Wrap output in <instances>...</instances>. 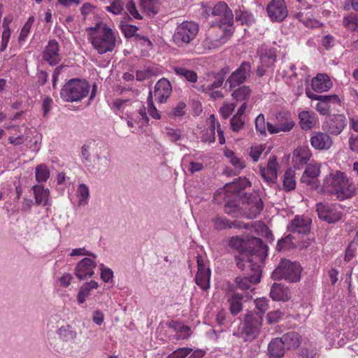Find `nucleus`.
<instances>
[{"mask_svg":"<svg viewBox=\"0 0 358 358\" xmlns=\"http://www.w3.org/2000/svg\"><path fill=\"white\" fill-rule=\"evenodd\" d=\"M248 255L243 253L240 257L236 258V265L242 271L247 268H250L252 274L244 277H237L235 282L237 287L243 291L250 289L252 285L257 284L261 280V264L264 262L266 257V250L260 248L259 253L252 258H249Z\"/></svg>","mask_w":358,"mask_h":358,"instance_id":"nucleus-1","label":"nucleus"},{"mask_svg":"<svg viewBox=\"0 0 358 358\" xmlns=\"http://www.w3.org/2000/svg\"><path fill=\"white\" fill-rule=\"evenodd\" d=\"M322 188L339 201L352 198L356 194V188L347 175L342 171H335L329 173L323 180Z\"/></svg>","mask_w":358,"mask_h":358,"instance_id":"nucleus-2","label":"nucleus"},{"mask_svg":"<svg viewBox=\"0 0 358 358\" xmlns=\"http://www.w3.org/2000/svg\"><path fill=\"white\" fill-rule=\"evenodd\" d=\"M89 39L94 48L100 55L112 52L116 44L114 31L106 24L94 28V31L90 35Z\"/></svg>","mask_w":358,"mask_h":358,"instance_id":"nucleus-3","label":"nucleus"},{"mask_svg":"<svg viewBox=\"0 0 358 358\" xmlns=\"http://www.w3.org/2000/svg\"><path fill=\"white\" fill-rule=\"evenodd\" d=\"M90 86L85 80L71 79L62 88L61 97L68 102L78 101L85 97L90 92Z\"/></svg>","mask_w":358,"mask_h":358,"instance_id":"nucleus-4","label":"nucleus"},{"mask_svg":"<svg viewBox=\"0 0 358 358\" xmlns=\"http://www.w3.org/2000/svg\"><path fill=\"white\" fill-rule=\"evenodd\" d=\"M229 245L239 252L238 255L235 256L236 260V258L240 257L243 253L247 254L249 258H252L253 255L255 256L256 254L259 253L260 248H265L266 253L268 252V246L259 238H252L249 242H246L238 236L232 237L229 241Z\"/></svg>","mask_w":358,"mask_h":358,"instance_id":"nucleus-5","label":"nucleus"},{"mask_svg":"<svg viewBox=\"0 0 358 358\" xmlns=\"http://www.w3.org/2000/svg\"><path fill=\"white\" fill-rule=\"evenodd\" d=\"M301 266L296 262L288 259H282L278 267L273 271L272 277L274 280H282L291 282L299 281L301 278Z\"/></svg>","mask_w":358,"mask_h":358,"instance_id":"nucleus-6","label":"nucleus"},{"mask_svg":"<svg viewBox=\"0 0 358 358\" xmlns=\"http://www.w3.org/2000/svg\"><path fill=\"white\" fill-rule=\"evenodd\" d=\"M263 317L258 313H250L245 315L241 329V337L245 341H252L261 332Z\"/></svg>","mask_w":358,"mask_h":358,"instance_id":"nucleus-7","label":"nucleus"},{"mask_svg":"<svg viewBox=\"0 0 358 358\" xmlns=\"http://www.w3.org/2000/svg\"><path fill=\"white\" fill-rule=\"evenodd\" d=\"M199 31V25L194 22H183L176 29L173 41L179 46L190 43Z\"/></svg>","mask_w":358,"mask_h":358,"instance_id":"nucleus-8","label":"nucleus"},{"mask_svg":"<svg viewBox=\"0 0 358 358\" xmlns=\"http://www.w3.org/2000/svg\"><path fill=\"white\" fill-rule=\"evenodd\" d=\"M252 75V66L250 62H243L241 65L234 71L226 80L225 86L229 85V90L243 85Z\"/></svg>","mask_w":358,"mask_h":358,"instance_id":"nucleus-9","label":"nucleus"},{"mask_svg":"<svg viewBox=\"0 0 358 358\" xmlns=\"http://www.w3.org/2000/svg\"><path fill=\"white\" fill-rule=\"evenodd\" d=\"M50 320L55 322L59 326L56 330V334L59 339L66 343H73L78 337V333L72 325L69 324H62V317L59 314L51 315Z\"/></svg>","mask_w":358,"mask_h":358,"instance_id":"nucleus-10","label":"nucleus"},{"mask_svg":"<svg viewBox=\"0 0 358 358\" xmlns=\"http://www.w3.org/2000/svg\"><path fill=\"white\" fill-rule=\"evenodd\" d=\"M316 210L319 218L328 223H335L339 221L343 215L340 207L334 203H317Z\"/></svg>","mask_w":358,"mask_h":358,"instance_id":"nucleus-11","label":"nucleus"},{"mask_svg":"<svg viewBox=\"0 0 358 358\" xmlns=\"http://www.w3.org/2000/svg\"><path fill=\"white\" fill-rule=\"evenodd\" d=\"M212 15L217 17L219 22H216L218 29H228L233 24L234 15L225 2L217 3L213 8Z\"/></svg>","mask_w":358,"mask_h":358,"instance_id":"nucleus-12","label":"nucleus"},{"mask_svg":"<svg viewBox=\"0 0 358 358\" xmlns=\"http://www.w3.org/2000/svg\"><path fill=\"white\" fill-rule=\"evenodd\" d=\"M81 152L85 161L91 162L92 156L97 154H108V148L103 141L91 139L83 145Z\"/></svg>","mask_w":358,"mask_h":358,"instance_id":"nucleus-13","label":"nucleus"},{"mask_svg":"<svg viewBox=\"0 0 358 358\" xmlns=\"http://www.w3.org/2000/svg\"><path fill=\"white\" fill-rule=\"evenodd\" d=\"M270 19L273 22H282L288 14V10L284 0H271L266 6Z\"/></svg>","mask_w":358,"mask_h":358,"instance_id":"nucleus-14","label":"nucleus"},{"mask_svg":"<svg viewBox=\"0 0 358 358\" xmlns=\"http://www.w3.org/2000/svg\"><path fill=\"white\" fill-rule=\"evenodd\" d=\"M312 220L303 215H296L287 225V231L292 234L306 235L310 231Z\"/></svg>","mask_w":358,"mask_h":358,"instance_id":"nucleus-15","label":"nucleus"},{"mask_svg":"<svg viewBox=\"0 0 358 358\" xmlns=\"http://www.w3.org/2000/svg\"><path fill=\"white\" fill-rule=\"evenodd\" d=\"M278 167L279 164L275 156H272L268 159L266 167H260V175L268 185H271L275 183L278 178Z\"/></svg>","mask_w":358,"mask_h":358,"instance_id":"nucleus-16","label":"nucleus"},{"mask_svg":"<svg viewBox=\"0 0 358 358\" xmlns=\"http://www.w3.org/2000/svg\"><path fill=\"white\" fill-rule=\"evenodd\" d=\"M96 263L90 258L85 257L75 267V275L80 280L91 277L94 274Z\"/></svg>","mask_w":358,"mask_h":358,"instance_id":"nucleus-17","label":"nucleus"},{"mask_svg":"<svg viewBox=\"0 0 358 358\" xmlns=\"http://www.w3.org/2000/svg\"><path fill=\"white\" fill-rule=\"evenodd\" d=\"M59 43L55 40H50L43 52V59L51 66H55L61 61Z\"/></svg>","mask_w":358,"mask_h":358,"instance_id":"nucleus-18","label":"nucleus"},{"mask_svg":"<svg viewBox=\"0 0 358 358\" xmlns=\"http://www.w3.org/2000/svg\"><path fill=\"white\" fill-rule=\"evenodd\" d=\"M217 31L220 33V36H215L210 34L203 41L202 45L205 49L210 50L220 47L227 42L229 36L231 34V31L226 28L217 29Z\"/></svg>","mask_w":358,"mask_h":358,"instance_id":"nucleus-19","label":"nucleus"},{"mask_svg":"<svg viewBox=\"0 0 358 358\" xmlns=\"http://www.w3.org/2000/svg\"><path fill=\"white\" fill-rule=\"evenodd\" d=\"M198 271L195 281L202 289L207 290L210 287V270L205 266L204 262L199 256L196 257Z\"/></svg>","mask_w":358,"mask_h":358,"instance_id":"nucleus-20","label":"nucleus"},{"mask_svg":"<svg viewBox=\"0 0 358 358\" xmlns=\"http://www.w3.org/2000/svg\"><path fill=\"white\" fill-rule=\"evenodd\" d=\"M346 119L343 115H334L323 125L324 130L333 135L340 134L346 125Z\"/></svg>","mask_w":358,"mask_h":358,"instance_id":"nucleus-21","label":"nucleus"},{"mask_svg":"<svg viewBox=\"0 0 358 358\" xmlns=\"http://www.w3.org/2000/svg\"><path fill=\"white\" fill-rule=\"evenodd\" d=\"M311 145L318 150H327L332 145L333 141L327 133L314 131L310 139Z\"/></svg>","mask_w":358,"mask_h":358,"instance_id":"nucleus-22","label":"nucleus"},{"mask_svg":"<svg viewBox=\"0 0 358 358\" xmlns=\"http://www.w3.org/2000/svg\"><path fill=\"white\" fill-rule=\"evenodd\" d=\"M172 87L166 78H162L157 81L155 86L154 96L159 103H164L171 95Z\"/></svg>","mask_w":358,"mask_h":358,"instance_id":"nucleus-23","label":"nucleus"},{"mask_svg":"<svg viewBox=\"0 0 358 358\" xmlns=\"http://www.w3.org/2000/svg\"><path fill=\"white\" fill-rule=\"evenodd\" d=\"M229 72V68L228 66L221 69L218 72L213 74V81L210 84L201 85L200 90L202 92H210L212 90L220 87Z\"/></svg>","mask_w":358,"mask_h":358,"instance_id":"nucleus-24","label":"nucleus"},{"mask_svg":"<svg viewBox=\"0 0 358 358\" xmlns=\"http://www.w3.org/2000/svg\"><path fill=\"white\" fill-rule=\"evenodd\" d=\"M13 132L8 136V141L10 144L18 146L23 144L29 138L28 128L27 127H13Z\"/></svg>","mask_w":358,"mask_h":358,"instance_id":"nucleus-25","label":"nucleus"},{"mask_svg":"<svg viewBox=\"0 0 358 358\" xmlns=\"http://www.w3.org/2000/svg\"><path fill=\"white\" fill-rule=\"evenodd\" d=\"M312 156L311 152L307 147H300L293 152L292 162L295 168L300 169L307 164Z\"/></svg>","mask_w":358,"mask_h":358,"instance_id":"nucleus-26","label":"nucleus"},{"mask_svg":"<svg viewBox=\"0 0 358 358\" xmlns=\"http://www.w3.org/2000/svg\"><path fill=\"white\" fill-rule=\"evenodd\" d=\"M311 85L315 92H323L332 87V83L327 74L319 73L312 79Z\"/></svg>","mask_w":358,"mask_h":358,"instance_id":"nucleus-27","label":"nucleus"},{"mask_svg":"<svg viewBox=\"0 0 358 358\" xmlns=\"http://www.w3.org/2000/svg\"><path fill=\"white\" fill-rule=\"evenodd\" d=\"M270 296L273 301H287L290 297L289 289L280 283H274L270 291Z\"/></svg>","mask_w":358,"mask_h":358,"instance_id":"nucleus-28","label":"nucleus"},{"mask_svg":"<svg viewBox=\"0 0 358 358\" xmlns=\"http://www.w3.org/2000/svg\"><path fill=\"white\" fill-rule=\"evenodd\" d=\"M263 209V202L261 199L255 197L251 199L244 208V213L248 219H254L260 214Z\"/></svg>","mask_w":358,"mask_h":358,"instance_id":"nucleus-29","label":"nucleus"},{"mask_svg":"<svg viewBox=\"0 0 358 358\" xmlns=\"http://www.w3.org/2000/svg\"><path fill=\"white\" fill-rule=\"evenodd\" d=\"M285 352V348L280 338L272 339L268 345V358H282Z\"/></svg>","mask_w":358,"mask_h":358,"instance_id":"nucleus-30","label":"nucleus"},{"mask_svg":"<svg viewBox=\"0 0 358 358\" xmlns=\"http://www.w3.org/2000/svg\"><path fill=\"white\" fill-rule=\"evenodd\" d=\"M277 125L281 131L287 132L292 129L294 122L288 112L280 111L276 115Z\"/></svg>","mask_w":358,"mask_h":358,"instance_id":"nucleus-31","label":"nucleus"},{"mask_svg":"<svg viewBox=\"0 0 358 358\" xmlns=\"http://www.w3.org/2000/svg\"><path fill=\"white\" fill-rule=\"evenodd\" d=\"M320 173V166L318 164H310L306 167L301 178V182L307 185L314 182V180L319 176Z\"/></svg>","mask_w":358,"mask_h":358,"instance_id":"nucleus-32","label":"nucleus"},{"mask_svg":"<svg viewBox=\"0 0 358 358\" xmlns=\"http://www.w3.org/2000/svg\"><path fill=\"white\" fill-rule=\"evenodd\" d=\"M300 126L303 130H309L316 124L315 113L311 111L304 110L299 114Z\"/></svg>","mask_w":358,"mask_h":358,"instance_id":"nucleus-33","label":"nucleus"},{"mask_svg":"<svg viewBox=\"0 0 358 358\" xmlns=\"http://www.w3.org/2000/svg\"><path fill=\"white\" fill-rule=\"evenodd\" d=\"M99 284L95 280H90V282H87L84 283L79 289L78 295H77V301L79 305L83 304L85 301L88 296L90 294V292L92 289H95L98 288Z\"/></svg>","mask_w":358,"mask_h":358,"instance_id":"nucleus-34","label":"nucleus"},{"mask_svg":"<svg viewBox=\"0 0 358 358\" xmlns=\"http://www.w3.org/2000/svg\"><path fill=\"white\" fill-rule=\"evenodd\" d=\"M233 90L231 96L236 102L248 101L252 95V89L248 85H240Z\"/></svg>","mask_w":358,"mask_h":358,"instance_id":"nucleus-35","label":"nucleus"},{"mask_svg":"<svg viewBox=\"0 0 358 358\" xmlns=\"http://www.w3.org/2000/svg\"><path fill=\"white\" fill-rule=\"evenodd\" d=\"M36 203L37 205H50V191L45 189L43 185H35L33 187Z\"/></svg>","mask_w":358,"mask_h":358,"instance_id":"nucleus-36","label":"nucleus"},{"mask_svg":"<svg viewBox=\"0 0 358 358\" xmlns=\"http://www.w3.org/2000/svg\"><path fill=\"white\" fill-rule=\"evenodd\" d=\"M243 295L239 293H233L227 299L229 308L233 315H238L243 309L242 301Z\"/></svg>","mask_w":358,"mask_h":358,"instance_id":"nucleus-37","label":"nucleus"},{"mask_svg":"<svg viewBox=\"0 0 358 358\" xmlns=\"http://www.w3.org/2000/svg\"><path fill=\"white\" fill-rule=\"evenodd\" d=\"M285 349H295L300 345V336L294 331L288 332L280 338Z\"/></svg>","mask_w":358,"mask_h":358,"instance_id":"nucleus-38","label":"nucleus"},{"mask_svg":"<svg viewBox=\"0 0 358 358\" xmlns=\"http://www.w3.org/2000/svg\"><path fill=\"white\" fill-rule=\"evenodd\" d=\"M325 99H320L317 103L315 108L321 115H327L329 110V103H339L340 99L336 94L324 95Z\"/></svg>","mask_w":358,"mask_h":358,"instance_id":"nucleus-39","label":"nucleus"},{"mask_svg":"<svg viewBox=\"0 0 358 358\" xmlns=\"http://www.w3.org/2000/svg\"><path fill=\"white\" fill-rule=\"evenodd\" d=\"M209 127L203 131L201 136V141L204 143H213L215 140V129H217V122L214 115L210 116Z\"/></svg>","mask_w":358,"mask_h":358,"instance_id":"nucleus-40","label":"nucleus"},{"mask_svg":"<svg viewBox=\"0 0 358 358\" xmlns=\"http://www.w3.org/2000/svg\"><path fill=\"white\" fill-rule=\"evenodd\" d=\"M258 55L262 66L268 67L272 65L276 58L275 53L271 49L264 48L263 46L258 50Z\"/></svg>","mask_w":358,"mask_h":358,"instance_id":"nucleus-41","label":"nucleus"},{"mask_svg":"<svg viewBox=\"0 0 358 358\" xmlns=\"http://www.w3.org/2000/svg\"><path fill=\"white\" fill-rule=\"evenodd\" d=\"M168 326L175 331L178 334L176 336L177 339H185L190 335V329L188 326L184 325L176 321H171Z\"/></svg>","mask_w":358,"mask_h":358,"instance_id":"nucleus-42","label":"nucleus"},{"mask_svg":"<svg viewBox=\"0 0 358 358\" xmlns=\"http://www.w3.org/2000/svg\"><path fill=\"white\" fill-rule=\"evenodd\" d=\"M343 25L350 31H358V13H350L344 16Z\"/></svg>","mask_w":358,"mask_h":358,"instance_id":"nucleus-43","label":"nucleus"},{"mask_svg":"<svg viewBox=\"0 0 358 358\" xmlns=\"http://www.w3.org/2000/svg\"><path fill=\"white\" fill-rule=\"evenodd\" d=\"M160 0H140V5L149 15H155L159 10Z\"/></svg>","mask_w":358,"mask_h":358,"instance_id":"nucleus-44","label":"nucleus"},{"mask_svg":"<svg viewBox=\"0 0 358 358\" xmlns=\"http://www.w3.org/2000/svg\"><path fill=\"white\" fill-rule=\"evenodd\" d=\"M174 73L180 78H185L186 80L195 83L198 79L197 74L192 70L187 69L184 67L176 66L173 68Z\"/></svg>","mask_w":358,"mask_h":358,"instance_id":"nucleus-45","label":"nucleus"},{"mask_svg":"<svg viewBox=\"0 0 358 358\" xmlns=\"http://www.w3.org/2000/svg\"><path fill=\"white\" fill-rule=\"evenodd\" d=\"M294 176V171H293L292 169H288L285 171L283 178V189L285 191L288 192L295 189L296 182Z\"/></svg>","mask_w":358,"mask_h":358,"instance_id":"nucleus-46","label":"nucleus"},{"mask_svg":"<svg viewBox=\"0 0 358 358\" xmlns=\"http://www.w3.org/2000/svg\"><path fill=\"white\" fill-rule=\"evenodd\" d=\"M77 196L79 198L78 200V206H86L88 203V199L90 197V190L88 187L82 183L80 184L77 189Z\"/></svg>","mask_w":358,"mask_h":358,"instance_id":"nucleus-47","label":"nucleus"},{"mask_svg":"<svg viewBox=\"0 0 358 358\" xmlns=\"http://www.w3.org/2000/svg\"><path fill=\"white\" fill-rule=\"evenodd\" d=\"M36 179L38 182H45L50 178V170L48 166L43 164L38 165L35 169Z\"/></svg>","mask_w":358,"mask_h":358,"instance_id":"nucleus-48","label":"nucleus"},{"mask_svg":"<svg viewBox=\"0 0 358 358\" xmlns=\"http://www.w3.org/2000/svg\"><path fill=\"white\" fill-rule=\"evenodd\" d=\"M224 212L234 217H238L243 215L238 204L236 201H228L224 205Z\"/></svg>","mask_w":358,"mask_h":358,"instance_id":"nucleus-49","label":"nucleus"},{"mask_svg":"<svg viewBox=\"0 0 358 358\" xmlns=\"http://www.w3.org/2000/svg\"><path fill=\"white\" fill-rule=\"evenodd\" d=\"M250 185V182L245 179L241 180L240 182H234L231 184H227L225 187L227 189V191H231L235 194L239 195L241 190L245 188L247 185Z\"/></svg>","mask_w":358,"mask_h":358,"instance_id":"nucleus-50","label":"nucleus"},{"mask_svg":"<svg viewBox=\"0 0 358 358\" xmlns=\"http://www.w3.org/2000/svg\"><path fill=\"white\" fill-rule=\"evenodd\" d=\"M235 17L237 21H240L242 24H250L253 22L254 18L252 13L245 10H236Z\"/></svg>","mask_w":358,"mask_h":358,"instance_id":"nucleus-51","label":"nucleus"},{"mask_svg":"<svg viewBox=\"0 0 358 358\" xmlns=\"http://www.w3.org/2000/svg\"><path fill=\"white\" fill-rule=\"evenodd\" d=\"M212 222L214 228L217 230L230 229V221L224 217L216 215L213 218Z\"/></svg>","mask_w":358,"mask_h":358,"instance_id":"nucleus-52","label":"nucleus"},{"mask_svg":"<svg viewBox=\"0 0 358 358\" xmlns=\"http://www.w3.org/2000/svg\"><path fill=\"white\" fill-rule=\"evenodd\" d=\"M231 129L235 131L238 132L242 129L245 124V120L243 116L235 114L230 120Z\"/></svg>","mask_w":358,"mask_h":358,"instance_id":"nucleus-53","label":"nucleus"},{"mask_svg":"<svg viewBox=\"0 0 358 358\" xmlns=\"http://www.w3.org/2000/svg\"><path fill=\"white\" fill-rule=\"evenodd\" d=\"M106 10L114 15H120L124 10V3L122 0H113L109 6H106Z\"/></svg>","mask_w":358,"mask_h":358,"instance_id":"nucleus-54","label":"nucleus"},{"mask_svg":"<svg viewBox=\"0 0 358 358\" xmlns=\"http://www.w3.org/2000/svg\"><path fill=\"white\" fill-rule=\"evenodd\" d=\"M268 300L266 298H258L255 301V307L257 311L254 313H258L259 315L263 317L264 313L268 308Z\"/></svg>","mask_w":358,"mask_h":358,"instance_id":"nucleus-55","label":"nucleus"},{"mask_svg":"<svg viewBox=\"0 0 358 358\" xmlns=\"http://www.w3.org/2000/svg\"><path fill=\"white\" fill-rule=\"evenodd\" d=\"M292 239L293 237L291 234L280 239L278 241L276 249L278 251L289 250L293 246Z\"/></svg>","mask_w":358,"mask_h":358,"instance_id":"nucleus-56","label":"nucleus"},{"mask_svg":"<svg viewBox=\"0 0 358 358\" xmlns=\"http://www.w3.org/2000/svg\"><path fill=\"white\" fill-rule=\"evenodd\" d=\"M34 21V17L33 16H31L29 17L27 21L25 22V24H24L23 27L22 28V29L20 31V35L18 37V40L20 42L24 41L25 38H27L28 34L30 31V29H31V27L32 26Z\"/></svg>","mask_w":358,"mask_h":358,"instance_id":"nucleus-57","label":"nucleus"},{"mask_svg":"<svg viewBox=\"0 0 358 358\" xmlns=\"http://www.w3.org/2000/svg\"><path fill=\"white\" fill-rule=\"evenodd\" d=\"M93 162L94 169L98 171L104 173L108 171L110 166V158H103L101 160H93Z\"/></svg>","mask_w":358,"mask_h":358,"instance_id":"nucleus-58","label":"nucleus"},{"mask_svg":"<svg viewBox=\"0 0 358 358\" xmlns=\"http://www.w3.org/2000/svg\"><path fill=\"white\" fill-rule=\"evenodd\" d=\"M192 352V348H180L174 350L171 354L168 355L166 358H185Z\"/></svg>","mask_w":358,"mask_h":358,"instance_id":"nucleus-59","label":"nucleus"},{"mask_svg":"<svg viewBox=\"0 0 358 358\" xmlns=\"http://www.w3.org/2000/svg\"><path fill=\"white\" fill-rule=\"evenodd\" d=\"M148 113L154 119L159 120L161 117L159 112L157 110L152 100V92H150L148 98Z\"/></svg>","mask_w":358,"mask_h":358,"instance_id":"nucleus-60","label":"nucleus"},{"mask_svg":"<svg viewBox=\"0 0 358 358\" xmlns=\"http://www.w3.org/2000/svg\"><path fill=\"white\" fill-rule=\"evenodd\" d=\"M100 271H101V278L105 282H113V271L104 266V264H101L100 265Z\"/></svg>","mask_w":358,"mask_h":358,"instance_id":"nucleus-61","label":"nucleus"},{"mask_svg":"<svg viewBox=\"0 0 358 358\" xmlns=\"http://www.w3.org/2000/svg\"><path fill=\"white\" fill-rule=\"evenodd\" d=\"M283 313L280 310H273L269 312L267 314L266 319L269 324H273L278 322L283 316Z\"/></svg>","mask_w":358,"mask_h":358,"instance_id":"nucleus-62","label":"nucleus"},{"mask_svg":"<svg viewBox=\"0 0 358 358\" xmlns=\"http://www.w3.org/2000/svg\"><path fill=\"white\" fill-rule=\"evenodd\" d=\"M236 104L235 103L224 104L220 109V113L224 119H227L234 112Z\"/></svg>","mask_w":358,"mask_h":358,"instance_id":"nucleus-63","label":"nucleus"},{"mask_svg":"<svg viewBox=\"0 0 358 358\" xmlns=\"http://www.w3.org/2000/svg\"><path fill=\"white\" fill-rule=\"evenodd\" d=\"M264 150L265 146L263 145L252 146L250 148V156L254 162H257Z\"/></svg>","mask_w":358,"mask_h":358,"instance_id":"nucleus-64","label":"nucleus"}]
</instances>
